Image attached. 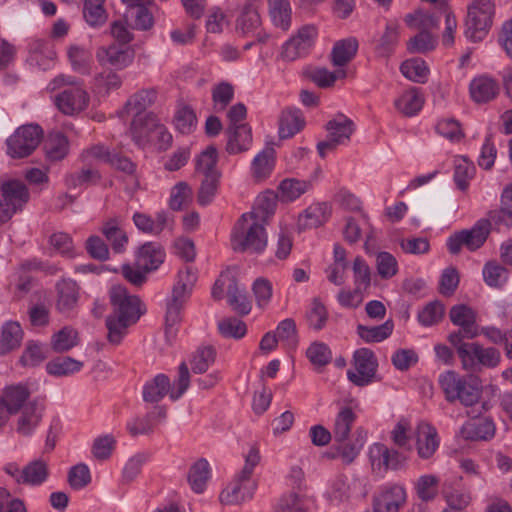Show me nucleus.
Wrapping results in <instances>:
<instances>
[{"instance_id":"obj_1","label":"nucleus","mask_w":512,"mask_h":512,"mask_svg":"<svg viewBox=\"0 0 512 512\" xmlns=\"http://www.w3.org/2000/svg\"><path fill=\"white\" fill-rule=\"evenodd\" d=\"M112 313L106 318L109 343L118 345L127 333L129 326L135 324L144 313L140 299L128 293L121 285H114L109 291Z\"/></svg>"},{"instance_id":"obj_2","label":"nucleus","mask_w":512,"mask_h":512,"mask_svg":"<svg viewBox=\"0 0 512 512\" xmlns=\"http://www.w3.org/2000/svg\"><path fill=\"white\" fill-rule=\"evenodd\" d=\"M261 460L257 447H251L245 456V464L235 478L221 491L219 499L224 505H241L253 497L257 488L256 481L252 480L254 468Z\"/></svg>"},{"instance_id":"obj_3","label":"nucleus","mask_w":512,"mask_h":512,"mask_svg":"<svg viewBox=\"0 0 512 512\" xmlns=\"http://www.w3.org/2000/svg\"><path fill=\"white\" fill-rule=\"evenodd\" d=\"M439 384L448 402L459 401L466 407L475 405L482 394L477 378L463 377L455 371H446L441 374Z\"/></svg>"},{"instance_id":"obj_4","label":"nucleus","mask_w":512,"mask_h":512,"mask_svg":"<svg viewBox=\"0 0 512 512\" xmlns=\"http://www.w3.org/2000/svg\"><path fill=\"white\" fill-rule=\"evenodd\" d=\"M266 223L241 216L232 233V246L238 252L261 253L267 246Z\"/></svg>"},{"instance_id":"obj_5","label":"nucleus","mask_w":512,"mask_h":512,"mask_svg":"<svg viewBox=\"0 0 512 512\" xmlns=\"http://www.w3.org/2000/svg\"><path fill=\"white\" fill-rule=\"evenodd\" d=\"M494 4L492 0H473L468 7L465 35L473 42L484 39L492 25Z\"/></svg>"},{"instance_id":"obj_6","label":"nucleus","mask_w":512,"mask_h":512,"mask_svg":"<svg viewBox=\"0 0 512 512\" xmlns=\"http://www.w3.org/2000/svg\"><path fill=\"white\" fill-rule=\"evenodd\" d=\"M491 223L487 219L478 220L469 230H462L451 235L447 240V248L451 254H458L465 246L470 251L479 249L490 234Z\"/></svg>"},{"instance_id":"obj_7","label":"nucleus","mask_w":512,"mask_h":512,"mask_svg":"<svg viewBox=\"0 0 512 512\" xmlns=\"http://www.w3.org/2000/svg\"><path fill=\"white\" fill-rule=\"evenodd\" d=\"M43 131L38 125L19 127L7 140L8 154L13 158L29 156L39 145Z\"/></svg>"},{"instance_id":"obj_8","label":"nucleus","mask_w":512,"mask_h":512,"mask_svg":"<svg viewBox=\"0 0 512 512\" xmlns=\"http://www.w3.org/2000/svg\"><path fill=\"white\" fill-rule=\"evenodd\" d=\"M90 102V96L84 86L63 89L55 96L54 103L64 115L73 116L84 111Z\"/></svg>"},{"instance_id":"obj_9","label":"nucleus","mask_w":512,"mask_h":512,"mask_svg":"<svg viewBox=\"0 0 512 512\" xmlns=\"http://www.w3.org/2000/svg\"><path fill=\"white\" fill-rule=\"evenodd\" d=\"M219 287L226 288L228 303L236 313L247 315L251 311V302L245 292L239 288L234 275L221 274L217 279V288Z\"/></svg>"},{"instance_id":"obj_10","label":"nucleus","mask_w":512,"mask_h":512,"mask_svg":"<svg viewBox=\"0 0 512 512\" xmlns=\"http://www.w3.org/2000/svg\"><path fill=\"white\" fill-rule=\"evenodd\" d=\"M316 36V28L312 25L303 26L297 34L283 46L281 56L287 61H294L304 56L312 46Z\"/></svg>"},{"instance_id":"obj_11","label":"nucleus","mask_w":512,"mask_h":512,"mask_svg":"<svg viewBox=\"0 0 512 512\" xmlns=\"http://www.w3.org/2000/svg\"><path fill=\"white\" fill-rule=\"evenodd\" d=\"M355 372L348 371L350 381L358 386L368 384L375 374L377 362L373 352L362 348L354 353Z\"/></svg>"},{"instance_id":"obj_12","label":"nucleus","mask_w":512,"mask_h":512,"mask_svg":"<svg viewBox=\"0 0 512 512\" xmlns=\"http://www.w3.org/2000/svg\"><path fill=\"white\" fill-rule=\"evenodd\" d=\"M96 58L102 66L110 65L124 69L133 62L134 51L128 46L113 43L106 47H100L97 50Z\"/></svg>"},{"instance_id":"obj_13","label":"nucleus","mask_w":512,"mask_h":512,"mask_svg":"<svg viewBox=\"0 0 512 512\" xmlns=\"http://www.w3.org/2000/svg\"><path fill=\"white\" fill-rule=\"evenodd\" d=\"M416 449L421 459H430L438 450L440 438L437 430L430 423L421 421L416 427Z\"/></svg>"},{"instance_id":"obj_14","label":"nucleus","mask_w":512,"mask_h":512,"mask_svg":"<svg viewBox=\"0 0 512 512\" xmlns=\"http://www.w3.org/2000/svg\"><path fill=\"white\" fill-rule=\"evenodd\" d=\"M159 121L157 116L152 112L135 114L129 128V134L132 140L138 146H144L149 142L151 136H154V131Z\"/></svg>"},{"instance_id":"obj_15","label":"nucleus","mask_w":512,"mask_h":512,"mask_svg":"<svg viewBox=\"0 0 512 512\" xmlns=\"http://www.w3.org/2000/svg\"><path fill=\"white\" fill-rule=\"evenodd\" d=\"M1 199L5 206L14 215L23 209L30 199V194L25 184L19 180H9L1 185Z\"/></svg>"},{"instance_id":"obj_16","label":"nucleus","mask_w":512,"mask_h":512,"mask_svg":"<svg viewBox=\"0 0 512 512\" xmlns=\"http://www.w3.org/2000/svg\"><path fill=\"white\" fill-rule=\"evenodd\" d=\"M461 332L449 334L448 340L455 347L462 368L468 372H477L478 342H464Z\"/></svg>"},{"instance_id":"obj_17","label":"nucleus","mask_w":512,"mask_h":512,"mask_svg":"<svg viewBox=\"0 0 512 512\" xmlns=\"http://www.w3.org/2000/svg\"><path fill=\"white\" fill-rule=\"evenodd\" d=\"M450 320L453 324L460 326L462 336L467 339H473L479 335V330L476 326L475 312L466 305H455L451 308Z\"/></svg>"},{"instance_id":"obj_18","label":"nucleus","mask_w":512,"mask_h":512,"mask_svg":"<svg viewBox=\"0 0 512 512\" xmlns=\"http://www.w3.org/2000/svg\"><path fill=\"white\" fill-rule=\"evenodd\" d=\"M226 136V151L229 154H239L249 150L252 143V131L248 124L228 126Z\"/></svg>"},{"instance_id":"obj_19","label":"nucleus","mask_w":512,"mask_h":512,"mask_svg":"<svg viewBox=\"0 0 512 512\" xmlns=\"http://www.w3.org/2000/svg\"><path fill=\"white\" fill-rule=\"evenodd\" d=\"M43 407L37 401L28 402L20 411L17 418L16 431L23 436H29L39 425Z\"/></svg>"},{"instance_id":"obj_20","label":"nucleus","mask_w":512,"mask_h":512,"mask_svg":"<svg viewBox=\"0 0 512 512\" xmlns=\"http://www.w3.org/2000/svg\"><path fill=\"white\" fill-rule=\"evenodd\" d=\"M30 396L29 388L24 384H13L4 388L0 395V403L7 409L9 415L16 414L25 405Z\"/></svg>"},{"instance_id":"obj_21","label":"nucleus","mask_w":512,"mask_h":512,"mask_svg":"<svg viewBox=\"0 0 512 512\" xmlns=\"http://www.w3.org/2000/svg\"><path fill=\"white\" fill-rule=\"evenodd\" d=\"M495 424L491 418H479L466 422L461 436L466 440H490L495 435Z\"/></svg>"},{"instance_id":"obj_22","label":"nucleus","mask_w":512,"mask_h":512,"mask_svg":"<svg viewBox=\"0 0 512 512\" xmlns=\"http://www.w3.org/2000/svg\"><path fill=\"white\" fill-rule=\"evenodd\" d=\"M164 258L165 252L159 243L147 242L138 251L137 265L144 272H150L157 269L163 263Z\"/></svg>"},{"instance_id":"obj_23","label":"nucleus","mask_w":512,"mask_h":512,"mask_svg":"<svg viewBox=\"0 0 512 512\" xmlns=\"http://www.w3.org/2000/svg\"><path fill=\"white\" fill-rule=\"evenodd\" d=\"M57 290V309L61 313H69L72 311L78 302L79 286L77 283L70 279H63L56 285Z\"/></svg>"},{"instance_id":"obj_24","label":"nucleus","mask_w":512,"mask_h":512,"mask_svg":"<svg viewBox=\"0 0 512 512\" xmlns=\"http://www.w3.org/2000/svg\"><path fill=\"white\" fill-rule=\"evenodd\" d=\"M260 25V16L252 6L245 7L237 20V30L243 35H251L258 42H265L267 35L261 31Z\"/></svg>"},{"instance_id":"obj_25","label":"nucleus","mask_w":512,"mask_h":512,"mask_svg":"<svg viewBox=\"0 0 512 512\" xmlns=\"http://www.w3.org/2000/svg\"><path fill=\"white\" fill-rule=\"evenodd\" d=\"M423 105L424 97L416 87L405 90L394 100L395 109L406 117L418 114Z\"/></svg>"},{"instance_id":"obj_26","label":"nucleus","mask_w":512,"mask_h":512,"mask_svg":"<svg viewBox=\"0 0 512 512\" xmlns=\"http://www.w3.org/2000/svg\"><path fill=\"white\" fill-rule=\"evenodd\" d=\"M470 95L476 103H487L499 93L498 83L488 76L474 78L469 85Z\"/></svg>"},{"instance_id":"obj_27","label":"nucleus","mask_w":512,"mask_h":512,"mask_svg":"<svg viewBox=\"0 0 512 512\" xmlns=\"http://www.w3.org/2000/svg\"><path fill=\"white\" fill-rule=\"evenodd\" d=\"M277 205V195L273 192L266 191L260 194L250 212L244 213L243 216L251 217L254 220L268 223L269 219L275 213Z\"/></svg>"},{"instance_id":"obj_28","label":"nucleus","mask_w":512,"mask_h":512,"mask_svg":"<svg viewBox=\"0 0 512 512\" xmlns=\"http://www.w3.org/2000/svg\"><path fill=\"white\" fill-rule=\"evenodd\" d=\"M156 98V89H142L129 97L120 112V116L124 117L125 115L132 113H134V115L138 113H147L145 110L156 101Z\"/></svg>"},{"instance_id":"obj_29","label":"nucleus","mask_w":512,"mask_h":512,"mask_svg":"<svg viewBox=\"0 0 512 512\" xmlns=\"http://www.w3.org/2000/svg\"><path fill=\"white\" fill-rule=\"evenodd\" d=\"M171 382L165 374H158L143 386V400L147 403H157L165 395L170 394Z\"/></svg>"},{"instance_id":"obj_30","label":"nucleus","mask_w":512,"mask_h":512,"mask_svg":"<svg viewBox=\"0 0 512 512\" xmlns=\"http://www.w3.org/2000/svg\"><path fill=\"white\" fill-rule=\"evenodd\" d=\"M305 125L304 118L299 110L287 109L279 118V136L286 139L300 132Z\"/></svg>"},{"instance_id":"obj_31","label":"nucleus","mask_w":512,"mask_h":512,"mask_svg":"<svg viewBox=\"0 0 512 512\" xmlns=\"http://www.w3.org/2000/svg\"><path fill=\"white\" fill-rule=\"evenodd\" d=\"M358 41L356 38H346L337 41L331 52V61L334 66L343 67L347 65L356 55Z\"/></svg>"},{"instance_id":"obj_32","label":"nucleus","mask_w":512,"mask_h":512,"mask_svg":"<svg viewBox=\"0 0 512 512\" xmlns=\"http://www.w3.org/2000/svg\"><path fill=\"white\" fill-rule=\"evenodd\" d=\"M328 136L344 144L354 132V123L344 114H337L326 124Z\"/></svg>"},{"instance_id":"obj_33","label":"nucleus","mask_w":512,"mask_h":512,"mask_svg":"<svg viewBox=\"0 0 512 512\" xmlns=\"http://www.w3.org/2000/svg\"><path fill=\"white\" fill-rule=\"evenodd\" d=\"M133 222L140 231L158 235L167 226L168 217L165 212L157 213L155 219L145 213L136 212L133 215Z\"/></svg>"},{"instance_id":"obj_34","label":"nucleus","mask_w":512,"mask_h":512,"mask_svg":"<svg viewBox=\"0 0 512 512\" xmlns=\"http://www.w3.org/2000/svg\"><path fill=\"white\" fill-rule=\"evenodd\" d=\"M23 338V331L18 322H7L1 332L0 355H6L17 349Z\"/></svg>"},{"instance_id":"obj_35","label":"nucleus","mask_w":512,"mask_h":512,"mask_svg":"<svg viewBox=\"0 0 512 512\" xmlns=\"http://www.w3.org/2000/svg\"><path fill=\"white\" fill-rule=\"evenodd\" d=\"M356 420V414L350 407H343L336 415L333 435L337 443L348 441L351 428Z\"/></svg>"},{"instance_id":"obj_36","label":"nucleus","mask_w":512,"mask_h":512,"mask_svg":"<svg viewBox=\"0 0 512 512\" xmlns=\"http://www.w3.org/2000/svg\"><path fill=\"white\" fill-rule=\"evenodd\" d=\"M209 478L210 466L206 459H198L194 462L187 475L189 485L196 493H202L205 490Z\"/></svg>"},{"instance_id":"obj_37","label":"nucleus","mask_w":512,"mask_h":512,"mask_svg":"<svg viewBox=\"0 0 512 512\" xmlns=\"http://www.w3.org/2000/svg\"><path fill=\"white\" fill-rule=\"evenodd\" d=\"M102 233L106 239L111 243L113 250L117 253H121L125 249V245L128 243L127 234L118 226V220L111 218L102 227Z\"/></svg>"},{"instance_id":"obj_38","label":"nucleus","mask_w":512,"mask_h":512,"mask_svg":"<svg viewBox=\"0 0 512 512\" xmlns=\"http://www.w3.org/2000/svg\"><path fill=\"white\" fill-rule=\"evenodd\" d=\"M217 159V149L214 146H208L196 158V172L202 175V177L221 174V172L217 169Z\"/></svg>"},{"instance_id":"obj_39","label":"nucleus","mask_w":512,"mask_h":512,"mask_svg":"<svg viewBox=\"0 0 512 512\" xmlns=\"http://www.w3.org/2000/svg\"><path fill=\"white\" fill-rule=\"evenodd\" d=\"M482 275L484 282L493 288H501L509 278L508 270L496 261H488L485 263Z\"/></svg>"},{"instance_id":"obj_40","label":"nucleus","mask_w":512,"mask_h":512,"mask_svg":"<svg viewBox=\"0 0 512 512\" xmlns=\"http://www.w3.org/2000/svg\"><path fill=\"white\" fill-rule=\"evenodd\" d=\"M49 476V467L43 459H36L24 467V484L40 485L47 480Z\"/></svg>"},{"instance_id":"obj_41","label":"nucleus","mask_w":512,"mask_h":512,"mask_svg":"<svg viewBox=\"0 0 512 512\" xmlns=\"http://www.w3.org/2000/svg\"><path fill=\"white\" fill-rule=\"evenodd\" d=\"M83 363L71 357H57L46 364V371L53 376L61 377L78 372Z\"/></svg>"},{"instance_id":"obj_42","label":"nucleus","mask_w":512,"mask_h":512,"mask_svg":"<svg viewBox=\"0 0 512 512\" xmlns=\"http://www.w3.org/2000/svg\"><path fill=\"white\" fill-rule=\"evenodd\" d=\"M44 149L47 157L52 161L63 159L68 152V140L59 133H51L48 135L44 143Z\"/></svg>"},{"instance_id":"obj_43","label":"nucleus","mask_w":512,"mask_h":512,"mask_svg":"<svg viewBox=\"0 0 512 512\" xmlns=\"http://www.w3.org/2000/svg\"><path fill=\"white\" fill-rule=\"evenodd\" d=\"M402 74L409 80L417 83H425L428 78L429 69L421 58H412L401 64Z\"/></svg>"},{"instance_id":"obj_44","label":"nucleus","mask_w":512,"mask_h":512,"mask_svg":"<svg viewBox=\"0 0 512 512\" xmlns=\"http://www.w3.org/2000/svg\"><path fill=\"white\" fill-rule=\"evenodd\" d=\"M269 11L273 23L283 30L291 24V7L288 0H269Z\"/></svg>"},{"instance_id":"obj_45","label":"nucleus","mask_w":512,"mask_h":512,"mask_svg":"<svg viewBox=\"0 0 512 512\" xmlns=\"http://www.w3.org/2000/svg\"><path fill=\"white\" fill-rule=\"evenodd\" d=\"M274 165V149L266 148L260 152L253 160V176L257 181L266 178Z\"/></svg>"},{"instance_id":"obj_46","label":"nucleus","mask_w":512,"mask_h":512,"mask_svg":"<svg viewBox=\"0 0 512 512\" xmlns=\"http://www.w3.org/2000/svg\"><path fill=\"white\" fill-rule=\"evenodd\" d=\"M309 187L310 183L307 181H301L293 178L285 179L280 183L279 197L281 201H293L304 194Z\"/></svg>"},{"instance_id":"obj_47","label":"nucleus","mask_w":512,"mask_h":512,"mask_svg":"<svg viewBox=\"0 0 512 512\" xmlns=\"http://www.w3.org/2000/svg\"><path fill=\"white\" fill-rule=\"evenodd\" d=\"M405 21L410 28L418 29L420 32H429L430 30L437 28L439 24L438 17L422 10L408 14Z\"/></svg>"},{"instance_id":"obj_48","label":"nucleus","mask_w":512,"mask_h":512,"mask_svg":"<svg viewBox=\"0 0 512 512\" xmlns=\"http://www.w3.org/2000/svg\"><path fill=\"white\" fill-rule=\"evenodd\" d=\"M105 0H85L83 15L86 22L93 27L104 24L107 14L103 7Z\"/></svg>"},{"instance_id":"obj_49","label":"nucleus","mask_w":512,"mask_h":512,"mask_svg":"<svg viewBox=\"0 0 512 512\" xmlns=\"http://www.w3.org/2000/svg\"><path fill=\"white\" fill-rule=\"evenodd\" d=\"M78 344V332L72 327H64L52 338V348L55 352L69 351Z\"/></svg>"},{"instance_id":"obj_50","label":"nucleus","mask_w":512,"mask_h":512,"mask_svg":"<svg viewBox=\"0 0 512 512\" xmlns=\"http://www.w3.org/2000/svg\"><path fill=\"white\" fill-rule=\"evenodd\" d=\"M221 174H214L203 177L197 193V201L201 206L210 204L219 187Z\"/></svg>"},{"instance_id":"obj_51","label":"nucleus","mask_w":512,"mask_h":512,"mask_svg":"<svg viewBox=\"0 0 512 512\" xmlns=\"http://www.w3.org/2000/svg\"><path fill=\"white\" fill-rule=\"evenodd\" d=\"M217 326L219 333L225 338L241 339L247 332L245 322L236 317L221 319Z\"/></svg>"},{"instance_id":"obj_52","label":"nucleus","mask_w":512,"mask_h":512,"mask_svg":"<svg viewBox=\"0 0 512 512\" xmlns=\"http://www.w3.org/2000/svg\"><path fill=\"white\" fill-rule=\"evenodd\" d=\"M439 478L432 474H425L418 478L415 484L417 496L424 502H429L437 496Z\"/></svg>"},{"instance_id":"obj_53","label":"nucleus","mask_w":512,"mask_h":512,"mask_svg":"<svg viewBox=\"0 0 512 512\" xmlns=\"http://www.w3.org/2000/svg\"><path fill=\"white\" fill-rule=\"evenodd\" d=\"M216 350L212 346L201 347L196 350L191 359L192 371L196 374L205 373L215 362Z\"/></svg>"},{"instance_id":"obj_54","label":"nucleus","mask_w":512,"mask_h":512,"mask_svg":"<svg viewBox=\"0 0 512 512\" xmlns=\"http://www.w3.org/2000/svg\"><path fill=\"white\" fill-rule=\"evenodd\" d=\"M411 429V421L409 418H399L390 431L391 441L399 448L408 447V449H410Z\"/></svg>"},{"instance_id":"obj_55","label":"nucleus","mask_w":512,"mask_h":512,"mask_svg":"<svg viewBox=\"0 0 512 512\" xmlns=\"http://www.w3.org/2000/svg\"><path fill=\"white\" fill-rule=\"evenodd\" d=\"M192 188L186 182H178L171 190L169 206L172 210L183 209L192 200Z\"/></svg>"},{"instance_id":"obj_56","label":"nucleus","mask_w":512,"mask_h":512,"mask_svg":"<svg viewBox=\"0 0 512 512\" xmlns=\"http://www.w3.org/2000/svg\"><path fill=\"white\" fill-rule=\"evenodd\" d=\"M345 77V70L331 72L327 68H315L309 74V78L311 79V81H313L318 87L323 89L333 87L337 79H343Z\"/></svg>"},{"instance_id":"obj_57","label":"nucleus","mask_w":512,"mask_h":512,"mask_svg":"<svg viewBox=\"0 0 512 512\" xmlns=\"http://www.w3.org/2000/svg\"><path fill=\"white\" fill-rule=\"evenodd\" d=\"M197 276L192 267L187 266L184 270L179 271L178 282L173 287L172 293L177 297L188 298L195 283Z\"/></svg>"},{"instance_id":"obj_58","label":"nucleus","mask_w":512,"mask_h":512,"mask_svg":"<svg viewBox=\"0 0 512 512\" xmlns=\"http://www.w3.org/2000/svg\"><path fill=\"white\" fill-rule=\"evenodd\" d=\"M406 499V490L403 485L390 484L386 488V512H399L405 505Z\"/></svg>"},{"instance_id":"obj_59","label":"nucleus","mask_w":512,"mask_h":512,"mask_svg":"<svg viewBox=\"0 0 512 512\" xmlns=\"http://www.w3.org/2000/svg\"><path fill=\"white\" fill-rule=\"evenodd\" d=\"M234 97V87L228 82H221L212 89V100L216 111H223Z\"/></svg>"},{"instance_id":"obj_60","label":"nucleus","mask_w":512,"mask_h":512,"mask_svg":"<svg viewBox=\"0 0 512 512\" xmlns=\"http://www.w3.org/2000/svg\"><path fill=\"white\" fill-rule=\"evenodd\" d=\"M68 57L71 66L75 71L81 74L89 73V62L91 55L86 49L72 45L68 49Z\"/></svg>"},{"instance_id":"obj_61","label":"nucleus","mask_w":512,"mask_h":512,"mask_svg":"<svg viewBox=\"0 0 512 512\" xmlns=\"http://www.w3.org/2000/svg\"><path fill=\"white\" fill-rule=\"evenodd\" d=\"M437 40L429 32L421 31L412 37L408 44L407 49L410 53H426L436 47Z\"/></svg>"},{"instance_id":"obj_62","label":"nucleus","mask_w":512,"mask_h":512,"mask_svg":"<svg viewBox=\"0 0 512 512\" xmlns=\"http://www.w3.org/2000/svg\"><path fill=\"white\" fill-rule=\"evenodd\" d=\"M501 361V353L494 347H483L481 344L478 346L477 356V372L482 368H495Z\"/></svg>"},{"instance_id":"obj_63","label":"nucleus","mask_w":512,"mask_h":512,"mask_svg":"<svg viewBox=\"0 0 512 512\" xmlns=\"http://www.w3.org/2000/svg\"><path fill=\"white\" fill-rule=\"evenodd\" d=\"M96 87L105 93L118 90L122 85L121 77L113 70H104L95 76Z\"/></svg>"},{"instance_id":"obj_64","label":"nucleus","mask_w":512,"mask_h":512,"mask_svg":"<svg viewBox=\"0 0 512 512\" xmlns=\"http://www.w3.org/2000/svg\"><path fill=\"white\" fill-rule=\"evenodd\" d=\"M91 481L90 470L86 464L80 463L68 472V483L73 489H82Z\"/></svg>"}]
</instances>
